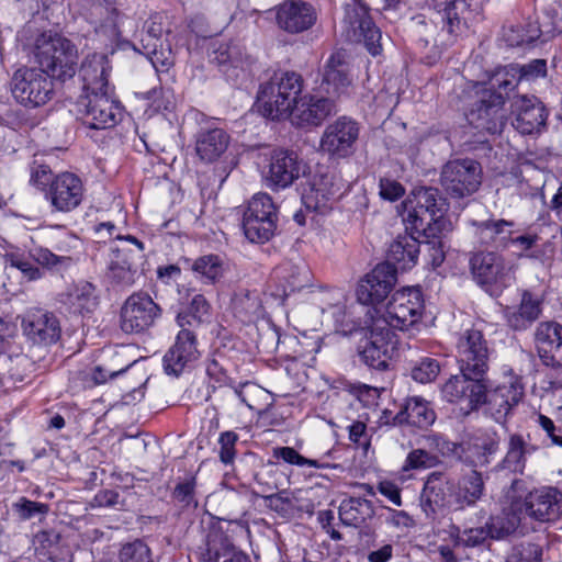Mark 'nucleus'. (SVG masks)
I'll list each match as a JSON object with an SVG mask.
<instances>
[{
    "label": "nucleus",
    "instance_id": "1",
    "mask_svg": "<svg viewBox=\"0 0 562 562\" xmlns=\"http://www.w3.org/2000/svg\"><path fill=\"white\" fill-rule=\"evenodd\" d=\"M35 57L53 79L66 81L77 74L78 48L60 34L43 33L36 40Z\"/></svg>",
    "mask_w": 562,
    "mask_h": 562
},
{
    "label": "nucleus",
    "instance_id": "2",
    "mask_svg": "<svg viewBox=\"0 0 562 562\" xmlns=\"http://www.w3.org/2000/svg\"><path fill=\"white\" fill-rule=\"evenodd\" d=\"M367 315L370 317L369 325L360 328L353 326L344 331L349 335L361 334L362 338L357 347L360 361L369 368L383 371L389 367L395 335L390 328L381 325L382 322L374 321L370 310L367 311Z\"/></svg>",
    "mask_w": 562,
    "mask_h": 562
},
{
    "label": "nucleus",
    "instance_id": "3",
    "mask_svg": "<svg viewBox=\"0 0 562 562\" xmlns=\"http://www.w3.org/2000/svg\"><path fill=\"white\" fill-rule=\"evenodd\" d=\"M425 310L423 292L417 286L397 290L392 294L383 314L373 319L387 328L408 330L419 323Z\"/></svg>",
    "mask_w": 562,
    "mask_h": 562
},
{
    "label": "nucleus",
    "instance_id": "4",
    "mask_svg": "<svg viewBox=\"0 0 562 562\" xmlns=\"http://www.w3.org/2000/svg\"><path fill=\"white\" fill-rule=\"evenodd\" d=\"M484 0H426L440 16L441 32L435 38L440 46H450L473 16L481 13Z\"/></svg>",
    "mask_w": 562,
    "mask_h": 562
},
{
    "label": "nucleus",
    "instance_id": "5",
    "mask_svg": "<svg viewBox=\"0 0 562 562\" xmlns=\"http://www.w3.org/2000/svg\"><path fill=\"white\" fill-rule=\"evenodd\" d=\"M278 225V207L265 192L256 193L243 214L241 227L251 243L265 244L274 235Z\"/></svg>",
    "mask_w": 562,
    "mask_h": 562
},
{
    "label": "nucleus",
    "instance_id": "6",
    "mask_svg": "<svg viewBox=\"0 0 562 562\" xmlns=\"http://www.w3.org/2000/svg\"><path fill=\"white\" fill-rule=\"evenodd\" d=\"M341 24L342 32L349 42H362L372 56L381 54V31L375 26L364 2L361 0L346 1Z\"/></svg>",
    "mask_w": 562,
    "mask_h": 562
},
{
    "label": "nucleus",
    "instance_id": "7",
    "mask_svg": "<svg viewBox=\"0 0 562 562\" xmlns=\"http://www.w3.org/2000/svg\"><path fill=\"white\" fill-rule=\"evenodd\" d=\"M10 89L18 103L31 109L46 104L54 95L53 78L42 68L18 69L11 78Z\"/></svg>",
    "mask_w": 562,
    "mask_h": 562
},
{
    "label": "nucleus",
    "instance_id": "8",
    "mask_svg": "<svg viewBox=\"0 0 562 562\" xmlns=\"http://www.w3.org/2000/svg\"><path fill=\"white\" fill-rule=\"evenodd\" d=\"M482 167L471 158L452 159L440 172V184L452 199H464L474 194L482 183Z\"/></svg>",
    "mask_w": 562,
    "mask_h": 562
},
{
    "label": "nucleus",
    "instance_id": "9",
    "mask_svg": "<svg viewBox=\"0 0 562 562\" xmlns=\"http://www.w3.org/2000/svg\"><path fill=\"white\" fill-rule=\"evenodd\" d=\"M471 274L483 290L498 296L513 281L504 259L495 251L472 252L469 259Z\"/></svg>",
    "mask_w": 562,
    "mask_h": 562
},
{
    "label": "nucleus",
    "instance_id": "10",
    "mask_svg": "<svg viewBox=\"0 0 562 562\" xmlns=\"http://www.w3.org/2000/svg\"><path fill=\"white\" fill-rule=\"evenodd\" d=\"M456 348L460 372L467 376L486 378L493 350L481 330L470 328L462 331Z\"/></svg>",
    "mask_w": 562,
    "mask_h": 562
},
{
    "label": "nucleus",
    "instance_id": "11",
    "mask_svg": "<svg viewBox=\"0 0 562 562\" xmlns=\"http://www.w3.org/2000/svg\"><path fill=\"white\" fill-rule=\"evenodd\" d=\"M161 307L143 291L131 294L121 308L120 325L126 334H139L161 317Z\"/></svg>",
    "mask_w": 562,
    "mask_h": 562
},
{
    "label": "nucleus",
    "instance_id": "12",
    "mask_svg": "<svg viewBox=\"0 0 562 562\" xmlns=\"http://www.w3.org/2000/svg\"><path fill=\"white\" fill-rule=\"evenodd\" d=\"M306 172V165L299 155L289 149H273L262 171L268 188L280 191L291 187Z\"/></svg>",
    "mask_w": 562,
    "mask_h": 562
},
{
    "label": "nucleus",
    "instance_id": "13",
    "mask_svg": "<svg viewBox=\"0 0 562 562\" xmlns=\"http://www.w3.org/2000/svg\"><path fill=\"white\" fill-rule=\"evenodd\" d=\"M558 32L555 20L550 14L529 18L520 24L504 27L503 38L510 47L531 48L552 40Z\"/></svg>",
    "mask_w": 562,
    "mask_h": 562
},
{
    "label": "nucleus",
    "instance_id": "14",
    "mask_svg": "<svg viewBox=\"0 0 562 562\" xmlns=\"http://www.w3.org/2000/svg\"><path fill=\"white\" fill-rule=\"evenodd\" d=\"M81 103L85 105L83 122L90 128H111L122 120L123 105L116 99L114 89L82 94Z\"/></svg>",
    "mask_w": 562,
    "mask_h": 562
},
{
    "label": "nucleus",
    "instance_id": "15",
    "mask_svg": "<svg viewBox=\"0 0 562 562\" xmlns=\"http://www.w3.org/2000/svg\"><path fill=\"white\" fill-rule=\"evenodd\" d=\"M397 281L396 269L390 263H379L360 280L356 294L362 305L369 308L371 315H378L376 305L382 303L393 290Z\"/></svg>",
    "mask_w": 562,
    "mask_h": 562
},
{
    "label": "nucleus",
    "instance_id": "16",
    "mask_svg": "<svg viewBox=\"0 0 562 562\" xmlns=\"http://www.w3.org/2000/svg\"><path fill=\"white\" fill-rule=\"evenodd\" d=\"M359 134L360 126L357 121L340 116L326 126L321 137L319 148L330 158H347L355 153Z\"/></svg>",
    "mask_w": 562,
    "mask_h": 562
},
{
    "label": "nucleus",
    "instance_id": "17",
    "mask_svg": "<svg viewBox=\"0 0 562 562\" xmlns=\"http://www.w3.org/2000/svg\"><path fill=\"white\" fill-rule=\"evenodd\" d=\"M416 205L408 213L407 222L413 231L425 229L440 222V227H448L445 217L448 210L446 199L436 188H422L416 194Z\"/></svg>",
    "mask_w": 562,
    "mask_h": 562
},
{
    "label": "nucleus",
    "instance_id": "18",
    "mask_svg": "<svg viewBox=\"0 0 562 562\" xmlns=\"http://www.w3.org/2000/svg\"><path fill=\"white\" fill-rule=\"evenodd\" d=\"M341 179L336 173H315L303 188L302 203L308 211L327 214L341 195Z\"/></svg>",
    "mask_w": 562,
    "mask_h": 562
},
{
    "label": "nucleus",
    "instance_id": "19",
    "mask_svg": "<svg viewBox=\"0 0 562 562\" xmlns=\"http://www.w3.org/2000/svg\"><path fill=\"white\" fill-rule=\"evenodd\" d=\"M453 477L442 471L429 473L420 493V507L428 518L435 519L442 510L454 512Z\"/></svg>",
    "mask_w": 562,
    "mask_h": 562
},
{
    "label": "nucleus",
    "instance_id": "20",
    "mask_svg": "<svg viewBox=\"0 0 562 562\" xmlns=\"http://www.w3.org/2000/svg\"><path fill=\"white\" fill-rule=\"evenodd\" d=\"M491 386L487 378L467 376L464 372L452 375L441 387L442 397L450 403L465 404L468 411H476L484 405L486 389Z\"/></svg>",
    "mask_w": 562,
    "mask_h": 562
},
{
    "label": "nucleus",
    "instance_id": "21",
    "mask_svg": "<svg viewBox=\"0 0 562 562\" xmlns=\"http://www.w3.org/2000/svg\"><path fill=\"white\" fill-rule=\"evenodd\" d=\"M506 381L495 386L491 384L486 389V400L484 405L488 406L494 419L497 423H504L506 417L521 400L524 387L520 378L513 373L510 368H504Z\"/></svg>",
    "mask_w": 562,
    "mask_h": 562
},
{
    "label": "nucleus",
    "instance_id": "22",
    "mask_svg": "<svg viewBox=\"0 0 562 562\" xmlns=\"http://www.w3.org/2000/svg\"><path fill=\"white\" fill-rule=\"evenodd\" d=\"M83 196L85 184L81 178L76 173L64 171L55 175L44 198L53 211L68 213L82 203Z\"/></svg>",
    "mask_w": 562,
    "mask_h": 562
},
{
    "label": "nucleus",
    "instance_id": "23",
    "mask_svg": "<svg viewBox=\"0 0 562 562\" xmlns=\"http://www.w3.org/2000/svg\"><path fill=\"white\" fill-rule=\"evenodd\" d=\"M23 335L33 345L52 346L61 337L60 321L57 315L44 308H31L22 317Z\"/></svg>",
    "mask_w": 562,
    "mask_h": 562
},
{
    "label": "nucleus",
    "instance_id": "24",
    "mask_svg": "<svg viewBox=\"0 0 562 562\" xmlns=\"http://www.w3.org/2000/svg\"><path fill=\"white\" fill-rule=\"evenodd\" d=\"M200 356L194 331L190 328H181L173 345L162 358L164 372L167 375L179 376L186 370L192 369Z\"/></svg>",
    "mask_w": 562,
    "mask_h": 562
},
{
    "label": "nucleus",
    "instance_id": "25",
    "mask_svg": "<svg viewBox=\"0 0 562 562\" xmlns=\"http://www.w3.org/2000/svg\"><path fill=\"white\" fill-rule=\"evenodd\" d=\"M504 95L484 91L467 113V121L479 132L501 133L504 125Z\"/></svg>",
    "mask_w": 562,
    "mask_h": 562
},
{
    "label": "nucleus",
    "instance_id": "26",
    "mask_svg": "<svg viewBox=\"0 0 562 562\" xmlns=\"http://www.w3.org/2000/svg\"><path fill=\"white\" fill-rule=\"evenodd\" d=\"M274 12L278 27L291 35L311 30L318 18L316 8L303 0H284Z\"/></svg>",
    "mask_w": 562,
    "mask_h": 562
},
{
    "label": "nucleus",
    "instance_id": "27",
    "mask_svg": "<svg viewBox=\"0 0 562 562\" xmlns=\"http://www.w3.org/2000/svg\"><path fill=\"white\" fill-rule=\"evenodd\" d=\"M311 283V270L306 263L283 261L274 268L270 294L274 299L284 301L291 294L301 291Z\"/></svg>",
    "mask_w": 562,
    "mask_h": 562
},
{
    "label": "nucleus",
    "instance_id": "28",
    "mask_svg": "<svg viewBox=\"0 0 562 562\" xmlns=\"http://www.w3.org/2000/svg\"><path fill=\"white\" fill-rule=\"evenodd\" d=\"M562 509V493L552 486L535 488L526 494L524 503L518 506L531 519L546 522L559 517Z\"/></svg>",
    "mask_w": 562,
    "mask_h": 562
},
{
    "label": "nucleus",
    "instance_id": "29",
    "mask_svg": "<svg viewBox=\"0 0 562 562\" xmlns=\"http://www.w3.org/2000/svg\"><path fill=\"white\" fill-rule=\"evenodd\" d=\"M112 71V64L106 54L92 53L87 55L77 66L78 77L82 82L83 94H92L114 89L109 78Z\"/></svg>",
    "mask_w": 562,
    "mask_h": 562
},
{
    "label": "nucleus",
    "instance_id": "30",
    "mask_svg": "<svg viewBox=\"0 0 562 562\" xmlns=\"http://www.w3.org/2000/svg\"><path fill=\"white\" fill-rule=\"evenodd\" d=\"M533 344L543 366L562 367V325L560 323L540 322L533 333Z\"/></svg>",
    "mask_w": 562,
    "mask_h": 562
},
{
    "label": "nucleus",
    "instance_id": "31",
    "mask_svg": "<svg viewBox=\"0 0 562 562\" xmlns=\"http://www.w3.org/2000/svg\"><path fill=\"white\" fill-rule=\"evenodd\" d=\"M241 519H220L216 522H212L205 536L198 546L195 554L198 562H220L225 555L229 554L233 550L234 543L231 537L226 533L223 522L240 524Z\"/></svg>",
    "mask_w": 562,
    "mask_h": 562
},
{
    "label": "nucleus",
    "instance_id": "32",
    "mask_svg": "<svg viewBox=\"0 0 562 562\" xmlns=\"http://www.w3.org/2000/svg\"><path fill=\"white\" fill-rule=\"evenodd\" d=\"M10 266L19 269L23 277L29 281L38 280L43 277L42 271L34 265H41L47 269L66 268L71 263V258L67 256H57L49 249L35 247L30 250V257L12 255L9 258Z\"/></svg>",
    "mask_w": 562,
    "mask_h": 562
},
{
    "label": "nucleus",
    "instance_id": "33",
    "mask_svg": "<svg viewBox=\"0 0 562 562\" xmlns=\"http://www.w3.org/2000/svg\"><path fill=\"white\" fill-rule=\"evenodd\" d=\"M543 300L529 290H524L516 305L506 306L503 316L514 331L528 330L542 315Z\"/></svg>",
    "mask_w": 562,
    "mask_h": 562
},
{
    "label": "nucleus",
    "instance_id": "34",
    "mask_svg": "<svg viewBox=\"0 0 562 562\" xmlns=\"http://www.w3.org/2000/svg\"><path fill=\"white\" fill-rule=\"evenodd\" d=\"M334 112L335 104L330 99L306 94L301 95L289 116L300 127L317 126Z\"/></svg>",
    "mask_w": 562,
    "mask_h": 562
},
{
    "label": "nucleus",
    "instance_id": "35",
    "mask_svg": "<svg viewBox=\"0 0 562 562\" xmlns=\"http://www.w3.org/2000/svg\"><path fill=\"white\" fill-rule=\"evenodd\" d=\"M516 117L514 127L524 135L539 133L547 121V113L542 102L535 95H521L515 103Z\"/></svg>",
    "mask_w": 562,
    "mask_h": 562
},
{
    "label": "nucleus",
    "instance_id": "36",
    "mask_svg": "<svg viewBox=\"0 0 562 562\" xmlns=\"http://www.w3.org/2000/svg\"><path fill=\"white\" fill-rule=\"evenodd\" d=\"M473 235L481 246L504 249L512 240L515 223L504 218L490 217L483 221H472Z\"/></svg>",
    "mask_w": 562,
    "mask_h": 562
},
{
    "label": "nucleus",
    "instance_id": "37",
    "mask_svg": "<svg viewBox=\"0 0 562 562\" xmlns=\"http://www.w3.org/2000/svg\"><path fill=\"white\" fill-rule=\"evenodd\" d=\"M144 260L140 251L127 247L112 249L109 261V276L117 284L131 286L138 277V267Z\"/></svg>",
    "mask_w": 562,
    "mask_h": 562
},
{
    "label": "nucleus",
    "instance_id": "38",
    "mask_svg": "<svg viewBox=\"0 0 562 562\" xmlns=\"http://www.w3.org/2000/svg\"><path fill=\"white\" fill-rule=\"evenodd\" d=\"M209 58L226 76L227 80L235 81L244 72V49L237 42L214 43Z\"/></svg>",
    "mask_w": 562,
    "mask_h": 562
},
{
    "label": "nucleus",
    "instance_id": "39",
    "mask_svg": "<svg viewBox=\"0 0 562 562\" xmlns=\"http://www.w3.org/2000/svg\"><path fill=\"white\" fill-rule=\"evenodd\" d=\"M352 82L351 65L345 50H336L324 66L323 85L328 93L340 95Z\"/></svg>",
    "mask_w": 562,
    "mask_h": 562
},
{
    "label": "nucleus",
    "instance_id": "40",
    "mask_svg": "<svg viewBox=\"0 0 562 562\" xmlns=\"http://www.w3.org/2000/svg\"><path fill=\"white\" fill-rule=\"evenodd\" d=\"M499 437L494 430L479 431L462 441V460L485 465L499 448Z\"/></svg>",
    "mask_w": 562,
    "mask_h": 562
},
{
    "label": "nucleus",
    "instance_id": "41",
    "mask_svg": "<svg viewBox=\"0 0 562 562\" xmlns=\"http://www.w3.org/2000/svg\"><path fill=\"white\" fill-rule=\"evenodd\" d=\"M538 446L527 440L522 434L509 432L506 442V453L497 468L513 474H522L528 458L538 451Z\"/></svg>",
    "mask_w": 562,
    "mask_h": 562
},
{
    "label": "nucleus",
    "instance_id": "42",
    "mask_svg": "<svg viewBox=\"0 0 562 562\" xmlns=\"http://www.w3.org/2000/svg\"><path fill=\"white\" fill-rule=\"evenodd\" d=\"M257 105L262 115L271 120L286 119L291 113V103L282 97L280 86H277V81H272L271 78L260 85Z\"/></svg>",
    "mask_w": 562,
    "mask_h": 562
},
{
    "label": "nucleus",
    "instance_id": "43",
    "mask_svg": "<svg viewBox=\"0 0 562 562\" xmlns=\"http://www.w3.org/2000/svg\"><path fill=\"white\" fill-rule=\"evenodd\" d=\"M420 243L417 237L409 234L398 235L387 249V260L384 263L392 265L396 272L405 271L416 266L418 261Z\"/></svg>",
    "mask_w": 562,
    "mask_h": 562
},
{
    "label": "nucleus",
    "instance_id": "44",
    "mask_svg": "<svg viewBox=\"0 0 562 562\" xmlns=\"http://www.w3.org/2000/svg\"><path fill=\"white\" fill-rule=\"evenodd\" d=\"M454 485V512L464 510L473 507L483 496L485 484L482 476L476 470L453 479Z\"/></svg>",
    "mask_w": 562,
    "mask_h": 562
},
{
    "label": "nucleus",
    "instance_id": "45",
    "mask_svg": "<svg viewBox=\"0 0 562 562\" xmlns=\"http://www.w3.org/2000/svg\"><path fill=\"white\" fill-rule=\"evenodd\" d=\"M229 135L222 128H201L195 137V151L205 162L216 161L226 150Z\"/></svg>",
    "mask_w": 562,
    "mask_h": 562
},
{
    "label": "nucleus",
    "instance_id": "46",
    "mask_svg": "<svg viewBox=\"0 0 562 562\" xmlns=\"http://www.w3.org/2000/svg\"><path fill=\"white\" fill-rule=\"evenodd\" d=\"M59 301L70 312L80 315L92 313L99 305V297L95 294L94 285L86 281L69 286L65 292L60 293Z\"/></svg>",
    "mask_w": 562,
    "mask_h": 562
},
{
    "label": "nucleus",
    "instance_id": "47",
    "mask_svg": "<svg viewBox=\"0 0 562 562\" xmlns=\"http://www.w3.org/2000/svg\"><path fill=\"white\" fill-rule=\"evenodd\" d=\"M436 420V413L426 400L414 396L406 400L402 409L393 417L394 424H408L420 429L428 428Z\"/></svg>",
    "mask_w": 562,
    "mask_h": 562
},
{
    "label": "nucleus",
    "instance_id": "48",
    "mask_svg": "<svg viewBox=\"0 0 562 562\" xmlns=\"http://www.w3.org/2000/svg\"><path fill=\"white\" fill-rule=\"evenodd\" d=\"M339 520L347 527L360 528L375 515L372 503L361 497H349L340 503Z\"/></svg>",
    "mask_w": 562,
    "mask_h": 562
},
{
    "label": "nucleus",
    "instance_id": "49",
    "mask_svg": "<svg viewBox=\"0 0 562 562\" xmlns=\"http://www.w3.org/2000/svg\"><path fill=\"white\" fill-rule=\"evenodd\" d=\"M191 270L203 284L214 285L224 278L228 265L220 255L207 254L194 259Z\"/></svg>",
    "mask_w": 562,
    "mask_h": 562
},
{
    "label": "nucleus",
    "instance_id": "50",
    "mask_svg": "<svg viewBox=\"0 0 562 562\" xmlns=\"http://www.w3.org/2000/svg\"><path fill=\"white\" fill-rule=\"evenodd\" d=\"M440 222H438L432 227L414 231L419 237L424 238L422 241L419 240V243L425 246V250L430 258L432 267H439L446 258V244L442 240V235L448 227H440Z\"/></svg>",
    "mask_w": 562,
    "mask_h": 562
},
{
    "label": "nucleus",
    "instance_id": "51",
    "mask_svg": "<svg viewBox=\"0 0 562 562\" xmlns=\"http://www.w3.org/2000/svg\"><path fill=\"white\" fill-rule=\"evenodd\" d=\"M211 312V304L203 294L195 293L188 306L187 311L177 315L176 322L181 328H195L204 323Z\"/></svg>",
    "mask_w": 562,
    "mask_h": 562
},
{
    "label": "nucleus",
    "instance_id": "52",
    "mask_svg": "<svg viewBox=\"0 0 562 562\" xmlns=\"http://www.w3.org/2000/svg\"><path fill=\"white\" fill-rule=\"evenodd\" d=\"M271 79L277 81V86H280L281 94L291 103L290 111L292 112L301 98L300 94L303 89L302 76L294 71H284L274 74Z\"/></svg>",
    "mask_w": 562,
    "mask_h": 562
},
{
    "label": "nucleus",
    "instance_id": "53",
    "mask_svg": "<svg viewBox=\"0 0 562 562\" xmlns=\"http://www.w3.org/2000/svg\"><path fill=\"white\" fill-rule=\"evenodd\" d=\"M196 485V477L189 475L179 481L172 490L171 497L182 510L198 508Z\"/></svg>",
    "mask_w": 562,
    "mask_h": 562
},
{
    "label": "nucleus",
    "instance_id": "54",
    "mask_svg": "<svg viewBox=\"0 0 562 562\" xmlns=\"http://www.w3.org/2000/svg\"><path fill=\"white\" fill-rule=\"evenodd\" d=\"M492 539L501 540L516 531L520 525V517L516 513H506L492 516L486 521Z\"/></svg>",
    "mask_w": 562,
    "mask_h": 562
},
{
    "label": "nucleus",
    "instance_id": "55",
    "mask_svg": "<svg viewBox=\"0 0 562 562\" xmlns=\"http://www.w3.org/2000/svg\"><path fill=\"white\" fill-rule=\"evenodd\" d=\"M233 307L237 314L248 321L258 316L262 308L258 294L248 290H241L234 295Z\"/></svg>",
    "mask_w": 562,
    "mask_h": 562
},
{
    "label": "nucleus",
    "instance_id": "56",
    "mask_svg": "<svg viewBox=\"0 0 562 562\" xmlns=\"http://www.w3.org/2000/svg\"><path fill=\"white\" fill-rule=\"evenodd\" d=\"M426 445L430 450L437 451L443 458H456L462 460V442L449 440L445 435L432 432L425 437Z\"/></svg>",
    "mask_w": 562,
    "mask_h": 562
},
{
    "label": "nucleus",
    "instance_id": "57",
    "mask_svg": "<svg viewBox=\"0 0 562 562\" xmlns=\"http://www.w3.org/2000/svg\"><path fill=\"white\" fill-rule=\"evenodd\" d=\"M521 81V78L516 69L514 64L499 68L495 71V74L491 78V86L493 89H497L498 91H494L493 93H503L507 94L509 91L514 90L517 85Z\"/></svg>",
    "mask_w": 562,
    "mask_h": 562
},
{
    "label": "nucleus",
    "instance_id": "58",
    "mask_svg": "<svg viewBox=\"0 0 562 562\" xmlns=\"http://www.w3.org/2000/svg\"><path fill=\"white\" fill-rule=\"evenodd\" d=\"M452 538L456 547L475 548L484 544L487 539H492V536L485 522V526L468 528L463 531L457 528V533L452 535Z\"/></svg>",
    "mask_w": 562,
    "mask_h": 562
},
{
    "label": "nucleus",
    "instance_id": "59",
    "mask_svg": "<svg viewBox=\"0 0 562 562\" xmlns=\"http://www.w3.org/2000/svg\"><path fill=\"white\" fill-rule=\"evenodd\" d=\"M119 560L120 562H154L151 550L140 539L122 544Z\"/></svg>",
    "mask_w": 562,
    "mask_h": 562
},
{
    "label": "nucleus",
    "instance_id": "60",
    "mask_svg": "<svg viewBox=\"0 0 562 562\" xmlns=\"http://www.w3.org/2000/svg\"><path fill=\"white\" fill-rule=\"evenodd\" d=\"M439 372V361L435 358L424 357L412 367L411 376L416 382L425 384L435 381Z\"/></svg>",
    "mask_w": 562,
    "mask_h": 562
},
{
    "label": "nucleus",
    "instance_id": "61",
    "mask_svg": "<svg viewBox=\"0 0 562 562\" xmlns=\"http://www.w3.org/2000/svg\"><path fill=\"white\" fill-rule=\"evenodd\" d=\"M239 440L237 432L226 430L220 434L217 443L220 446L218 458L225 465H232L236 458V443Z\"/></svg>",
    "mask_w": 562,
    "mask_h": 562
},
{
    "label": "nucleus",
    "instance_id": "62",
    "mask_svg": "<svg viewBox=\"0 0 562 562\" xmlns=\"http://www.w3.org/2000/svg\"><path fill=\"white\" fill-rule=\"evenodd\" d=\"M439 462L438 457L429 451L425 449H414L407 454L403 470L429 469L438 465Z\"/></svg>",
    "mask_w": 562,
    "mask_h": 562
},
{
    "label": "nucleus",
    "instance_id": "63",
    "mask_svg": "<svg viewBox=\"0 0 562 562\" xmlns=\"http://www.w3.org/2000/svg\"><path fill=\"white\" fill-rule=\"evenodd\" d=\"M12 507L19 518L22 520H30L37 516L43 517L49 510L47 504L34 502L26 497H21L16 503L12 505Z\"/></svg>",
    "mask_w": 562,
    "mask_h": 562
},
{
    "label": "nucleus",
    "instance_id": "64",
    "mask_svg": "<svg viewBox=\"0 0 562 562\" xmlns=\"http://www.w3.org/2000/svg\"><path fill=\"white\" fill-rule=\"evenodd\" d=\"M542 552L537 544H521L513 550L507 562H541Z\"/></svg>",
    "mask_w": 562,
    "mask_h": 562
}]
</instances>
